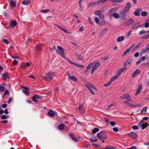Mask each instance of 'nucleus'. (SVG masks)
Here are the masks:
<instances>
[{
  "instance_id": "f257e3e1",
  "label": "nucleus",
  "mask_w": 149,
  "mask_h": 149,
  "mask_svg": "<svg viewBox=\"0 0 149 149\" xmlns=\"http://www.w3.org/2000/svg\"><path fill=\"white\" fill-rule=\"evenodd\" d=\"M97 137L98 138L102 143L104 142V140H105L107 138V136L104 132L101 131L100 132L97 134Z\"/></svg>"
},
{
  "instance_id": "f03ea898",
  "label": "nucleus",
  "mask_w": 149,
  "mask_h": 149,
  "mask_svg": "<svg viewBox=\"0 0 149 149\" xmlns=\"http://www.w3.org/2000/svg\"><path fill=\"white\" fill-rule=\"evenodd\" d=\"M54 74L52 72H49L46 74V76L42 77L46 81H50L54 78Z\"/></svg>"
},
{
  "instance_id": "7ed1b4c3",
  "label": "nucleus",
  "mask_w": 149,
  "mask_h": 149,
  "mask_svg": "<svg viewBox=\"0 0 149 149\" xmlns=\"http://www.w3.org/2000/svg\"><path fill=\"white\" fill-rule=\"evenodd\" d=\"M138 125L139 127H141L142 129H143L147 127L148 124L145 122L144 120H142L139 123Z\"/></svg>"
},
{
  "instance_id": "20e7f679",
  "label": "nucleus",
  "mask_w": 149,
  "mask_h": 149,
  "mask_svg": "<svg viewBox=\"0 0 149 149\" xmlns=\"http://www.w3.org/2000/svg\"><path fill=\"white\" fill-rule=\"evenodd\" d=\"M92 63H93V67L91 71V73L92 74L93 73L94 71L97 69L98 67L100 65L99 62L97 61H96Z\"/></svg>"
},
{
  "instance_id": "39448f33",
  "label": "nucleus",
  "mask_w": 149,
  "mask_h": 149,
  "mask_svg": "<svg viewBox=\"0 0 149 149\" xmlns=\"http://www.w3.org/2000/svg\"><path fill=\"white\" fill-rule=\"evenodd\" d=\"M57 47L58 48V49H56V51L57 52L62 56L64 58V56L63 55L64 51L63 50V47L58 46H57Z\"/></svg>"
},
{
  "instance_id": "423d86ee",
  "label": "nucleus",
  "mask_w": 149,
  "mask_h": 149,
  "mask_svg": "<svg viewBox=\"0 0 149 149\" xmlns=\"http://www.w3.org/2000/svg\"><path fill=\"white\" fill-rule=\"evenodd\" d=\"M120 98L123 99H126L129 102H132L130 99V95L128 94H124L120 96Z\"/></svg>"
},
{
  "instance_id": "0eeeda50",
  "label": "nucleus",
  "mask_w": 149,
  "mask_h": 149,
  "mask_svg": "<svg viewBox=\"0 0 149 149\" xmlns=\"http://www.w3.org/2000/svg\"><path fill=\"white\" fill-rule=\"evenodd\" d=\"M141 25V23L139 22H136L133 24L131 26L132 29H135L139 28Z\"/></svg>"
},
{
  "instance_id": "6e6552de",
  "label": "nucleus",
  "mask_w": 149,
  "mask_h": 149,
  "mask_svg": "<svg viewBox=\"0 0 149 149\" xmlns=\"http://www.w3.org/2000/svg\"><path fill=\"white\" fill-rule=\"evenodd\" d=\"M29 89L27 87L23 86L22 91L23 93L26 96H29L30 95L29 93Z\"/></svg>"
},
{
  "instance_id": "1a4fd4ad",
  "label": "nucleus",
  "mask_w": 149,
  "mask_h": 149,
  "mask_svg": "<svg viewBox=\"0 0 149 149\" xmlns=\"http://www.w3.org/2000/svg\"><path fill=\"white\" fill-rule=\"evenodd\" d=\"M141 71L138 69H136L132 75V76L133 78H134L138 74L139 75L141 73Z\"/></svg>"
},
{
  "instance_id": "9d476101",
  "label": "nucleus",
  "mask_w": 149,
  "mask_h": 149,
  "mask_svg": "<svg viewBox=\"0 0 149 149\" xmlns=\"http://www.w3.org/2000/svg\"><path fill=\"white\" fill-rule=\"evenodd\" d=\"M100 2H101L100 0H99L94 2L91 3L88 5V7H89L90 6H91L92 7H95L96 5H99L100 3Z\"/></svg>"
},
{
  "instance_id": "9b49d317",
  "label": "nucleus",
  "mask_w": 149,
  "mask_h": 149,
  "mask_svg": "<svg viewBox=\"0 0 149 149\" xmlns=\"http://www.w3.org/2000/svg\"><path fill=\"white\" fill-rule=\"evenodd\" d=\"M126 68L127 67H125L119 69L117 71V74L119 77L120 76L121 73L124 71Z\"/></svg>"
},
{
  "instance_id": "f8f14e48",
  "label": "nucleus",
  "mask_w": 149,
  "mask_h": 149,
  "mask_svg": "<svg viewBox=\"0 0 149 149\" xmlns=\"http://www.w3.org/2000/svg\"><path fill=\"white\" fill-rule=\"evenodd\" d=\"M131 5L130 2H127L125 5L124 10L127 11H128L131 8Z\"/></svg>"
},
{
  "instance_id": "ddd939ff",
  "label": "nucleus",
  "mask_w": 149,
  "mask_h": 149,
  "mask_svg": "<svg viewBox=\"0 0 149 149\" xmlns=\"http://www.w3.org/2000/svg\"><path fill=\"white\" fill-rule=\"evenodd\" d=\"M41 98V97L40 95L36 94L33 96L32 99L33 101L37 102H38V101L36 99H40Z\"/></svg>"
},
{
  "instance_id": "4468645a",
  "label": "nucleus",
  "mask_w": 149,
  "mask_h": 149,
  "mask_svg": "<svg viewBox=\"0 0 149 149\" xmlns=\"http://www.w3.org/2000/svg\"><path fill=\"white\" fill-rule=\"evenodd\" d=\"M84 85L87 87L89 90L92 89V88H94V87L93 86V84L89 82L84 84Z\"/></svg>"
},
{
  "instance_id": "2eb2a0df",
  "label": "nucleus",
  "mask_w": 149,
  "mask_h": 149,
  "mask_svg": "<svg viewBox=\"0 0 149 149\" xmlns=\"http://www.w3.org/2000/svg\"><path fill=\"white\" fill-rule=\"evenodd\" d=\"M142 88V85L141 84H139L137 91L136 92V95H138L141 91Z\"/></svg>"
},
{
  "instance_id": "dca6fc26",
  "label": "nucleus",
  "mask_w": 149,
  "mask_h": 149,
  "mask_svg": "<svg viewBox=\"0 0 149 149\" xmlns=\"http://www.w3.org/2000/svg\"><path fill=\"white\" fill-rule=\"evenodd\" d=\"M134 22V20L132 19H130L128 20L126 22V26H129L132 24Z\"/></svg>"
},
{
  "instance_id": "f3484780",
  "label": "nucleus",
  "mask_w": 149,
  "mask_h": 149,
  "mask_svg": "<svg viewBox=\"0 0 149 149\" xmlns=\"http://www.w3.org/2000/svg\"><path fill=\"white\" fill-rule=\"evenodd\" d=\"M142 10L140 8H139L137 9L135 12H134V15L135 16H139L140 15V12L142 11Z\"/></svg>"
},
{
  "instance_id": "a211bd4d",
  "label": "nucleus",
  "mask_w": 149,
  "mask_h": 149,
  "mask_svg": "<svg viewBox=\"0 0 149 149\" xmlns=\"http://www.w3.org/2000/svg\"><path fill=\"white\" fill-rule=\"evenodd\" d=\"M68 79L74 81H77V79L74 76H70V73H68Z\"/></svg>"
},
{
  "instance_id": "6ab92c4d",
  "label": "nucleus",
  "mask_w": 149,
  "mask_h": 149,
  "mask_svg": "<svg viewBox=\"0 0 149 149\" xmlns=\"http://www.w3.org/2000/svg\"><path fill=\"white\" fill-rule=\"evenodd\" d=\"M48 114L50 116L53 117L55 115V112L54 111L50 109L48 111Z\"/></svg>"
},
{
  "instance_id": "aec40b11",
  "label": "nucleus",
  "mask_w": 149,
  "mask_h": 149,
  "mask_svg": "<svg viewBox=\"0 0 149 149\" xmlns=\"http://www.w3.org/2000/svg\"><path fill=\"white\" fill-rule=\"evenodd\" d=\"M118 9V8L116 7L113 8L109 10V12L111 14L115 13L116 12L117 10Z\"/></svg>"
},
{
  "instance_id": "412c9836",
  "label": "nucleus",
  "mask_w": 149,
  "mask_h": 149,
  "mask_svg": "<svg viewBox=\"0 0 149 149\" xmlns=\"http://www.w3.org/2000/svg\"><path fill=\"white\" fill-rule=\"evenodd\" d=\"M126 12L124 10H121L120 13V14L121 17H125L126 14Z\"/></svg>"
},
{
  "instance_id": "4be33fe9",
  "label": "nucleus",
  "mask_w": 149,
  "mask_h": 149,
  "mask_svg": "<svg viewBox=\"0 0 149 149\" xmlns=\"http://www.w3.org/2000/svg\"><path fill=\"white\" fill-rule=\"evenodd\" d=\"M148 45L146 46V47L144 49H143L141 51V54H144L146 53L148 51V47H147Z\"/></svg>"
},
{
  "instance_id": "5701e85b",
  "label": "nucleus",
  "mask_w": 149,
  "mask_h": 149,
  "mask_svg": "<svg viewBox=\"0 0 149 149\" xmlns=\"http://www.w3.org/2000/svg\"><path fill=\"white\" fill-rule=\"evenodd\" d=\"M9 77L8 73H4L2 75V77L4 80H6Z\"/></svg>"
},
{
  "instance_id": "b1692460",
  "label": "nucleus",
  "mask_w": 149,
  "mask_h": 149,
  "mask_svg": "<svg viewBox=\"0 0 149 149\" xmlns=\"http://www.w3.org/2000/svg\"><path fill=\"white\" fill-rule=\"evenodd\" d=\"M10 5L13 7H15L16 6V3L13 1H11L10 2Z\"/></svg>"
},
{
  "instance_id": "393cba45",
  "label": "nucleus",
  "mask_w": 149,
  "mask_h": 149,
  "mask_svg": "<svg viewBox=\"0 0 149 149\" xmlns=\"http://www.w3.org/2000/svg\"><path fill=\"white\" fill-rule=\"evenodd\" d=\"M129 134L130 136L136 139L137 137V135L133 132H131Z\"/></svg>"
},
{
  "instance_id": "a878e982",
  "label": "nucleus",
  "mask_w": 149,
  "mask_h": 149,
  "mask_svg": "<svg viewBox=\"0 0 149 149\" xmlns=\"http://www.w3.org/2000/svg\"><path fill=\"white\" fill-rule=\"evenodd\" d=\"M141 42H139L138 44L133 49L132 51H134L137 49L141 45Z\"/></svg>"
},
{
  "instance_id": "bb28decb",
  "label": "nucleus",
  "mask_w": 149,
  "mask_h": 149,
  "mask_svg": "<svg viewBox=\"0 0 149 149\" xmlns=\"http://www.w3.org/2000/svg\"><path fill=\"white\" fill-rule=\"evenodd\" d=\"M17 25V23L15 21L13 20L10 23V26L11 27H14Z\"/></svg>"
},
{
  "instance_id": "cd10ccee",
  "label": "nucleus",
  "mask_w": 149,
  "mask_h": 149,
  "mask_svg": "<svg viewBox=\"0 0 149 149\" xmlns=\"http://www.w3.org/2000/svg\"><path fill=\"white\" fill-rule=\"evenodd\" d=\"M30 2L29 0H24L22 2V4L24 5H28Z\"/></svg>"
},
{
  "instance_id": "c85d7f7f",
  "label": "nucleus",
  "mask_w": 149,
  "mask_h": 149,
  "mask_svg": "<svg viewBox=\"0 0 149 149\" xmlns=\"http://www.w3.org/2000/svg\"><path fill=\"white\" fill-rule=\"evenodd\" d=\"M124 40V37L123 36H121L118 37L117 39V41L118 42H120L121 41H123Z\"/></svg>"
},
{
  "instance_id": "c756f323",
  "label": "nucleus",
  "mask_w": 149,
  "mask_h": 149,
  "mask_svg": "<svg viewBox=\"0 0 149 149\" xmlns=\"http://www.w3.org/2000/svg\"><path fill=\"white\" fill-rule=\"evenodd\" d=\"M93 65V63H91L89 64L86 67V69L88 70L91 69L92 66Z\"/></svg>"
},
{
  "instance_id": "7c9ffc66",
  "label": "nucleus",
  "mask_w": 149,
  "mask_h": 149,
  "mask_svg": "<svg viewBox=\"0 0 149 149\" xmlns=\"http://www.w3.org/2000/svg\"><path fill=\"white\" fill-rule=\"evenodd\" d=\"M147 107H146L143 108L141 110V113H145L147 111Z\"/></svg>"
},
{
  "instance_id": "2f4dec72",
  "label": "nucleus",
  "mask_w": 149,
  "mask_h": 149,
  "mask_svg": "<svg viewBox=\"0 0 149 149\" xmlns=\"http://www.w3.org/2000/svg\"><path fill=\"white\" fill-rule=\"evenodd\" d=\"M64 125L63 124H60L58 126V128L60 130H63L64 128Z\"/></svg>"
},
{
  "instance_id": "473e14b6",
  "label": "nucleus",
  "mask_w": 149,
  "mask_h": 149,
  "mask_svg": "<svg viewBox=\"0 0 149 149\" xmlns=\"http://www.w3.org/2000/svg\"><path fill=\"white\" fill-rule=\"evenodd\" d=\"M41 49V45L38 44L37 45L36 47V50L38 51H40Z\"/></svg>"
},
{
  "instance_id": "72a5a7b5",
  "label": "nucleus",
  "mask_w": 149,
  "mask_h": 149,
  "mask_svg": "<svg viewBox=\"0 0 149 149\" xmlns=\"http://www.w3.org/2000/svg\"><path fill=\"white\" fill-rule=\"evenodd\" d=\"M149 38V33L148 35H146L141 37L142 39H146Z\"/></svg>"
},
{
  "instance_id": "f704fd0d",
  "label": "nucleus",
  "mask_w": 149,
  "mask_h": 149,
  "mask_svg": "<svg viewBox=\"0 0 149 149\" xmlns=\"http://www.w3.org/2000/svg\"><path fill=\"white\" fill-rule=\"evenodd\" d=\"M115 148L109 145L107 146L104 149H114Z\"/></svg>"
},
{
  "instance_id": "c9c22d12",
  "label": "nucleus",
  "mask_w": 149,
  "mask_h": 149,
  "mask_svg": "<svg viewBox=\"0 0 149 149\" xmlns=\"http://www.w3.org/2000/svg\"><path fill=\"white\" fill-rule=\"evenodd\" d=\"M99 130L98 128H95L94 129L92 130V133L93 134H95V133L98 132Z\"/></svg>"
},
{
  "instance_id": "e433bc0d",
  "label": "nucleus",
  "mask_w": 149,
  "mask_h": 149,
  "mask_svg": "<svg viewBox=\"0 0 149 149\" xmlns=\"http://www.w3.org/2000/svg\"><path fill=\"white\" fill-rule=\"evenodd\" d=\"M113 16L116 19H118L119 17V15L118 14V13H114L113 14Z\"/></svg>"
},
{
  "instance_id": "4c0bfd02",
  "label": "nucleus",
  "mask_w": 149,
  "mask_h": 149,
  "mask_svg": "<svg viewBox=\"0 0 149 149\" xmlns=\"http://www.w3.org/2000/svg\"><path fill=\"white\" fill-rule=\"evenodd\" d=\"M130 51V50L128 48L126 49L124 52L123 55V56H125Z\"/></svg>"
},
{
  "instance_id": "58836bf2",
  "label": "nucleus",
  "mask_w": 149,
  "mask_h": 149,
  "mask_svg": "<svg viewBox=\"0 0 149 149\" xmlns=\"http://www.w3.org/2000/svg\"><path fill=\"white\" fill-rule=\"evenodd\" d=\"M119 76L117 74L116 76L113 77L111 79L110 81H114Z\"/></svg>"
},
{
  "instance_id": "ea45409f",
  "label": "nucleus",
  "mask_w": 149,
  "mask_h": 149,
  "mask_svg": "<svg viewBox=\"0 0 149 149\" xmlns=\"http://www.w3.org/2000/svg\"><path fill=\"white\" fill-rule=\"evenodd\" d=\"M101 10H97L95 11V13L97 15L99 16L101 14Z\"/></svg>"
},
{
  "instance_id": "a19ab883",
  "label": "nucleus",
  "mask_w": 149,
  "mask_h": 149,
  "mask_svg": "<svg viewBox=\"0 0 149 149\" xmlns=\"http://www.w3.org/2000/svg\"><path fill=\"white\" fill-rule=\"evenodd\" d=\"M147 13L145 11H143L141 13V15L143 17H145L147 16Z\"/></svg>"
},
{
  "instance_id": "79ce46f5",
  "label": "nucleus",
  "mask_w": 149,
  "mask_h": 149,
  "mask_svg": "<svg viewBox=\"0 0 149 149\" xmlns=\"http://www.w3.org/2000/svg\"><path fill=\"white\" fill-rule=\"evenodd\" d=\"M9 117L8 116L5 115H3L1 116V118L2 119H4L7 118Z\"/></svg>"
},
{
  "instance_id": "37998d69",
  "label": "nucleus",
  "mask_w": 149,
  "mask_h": 149,
  "mask_svg": "<svg viewBox=\"0 0 149 149\" xmlns=\"http://www.w3.org/2000/svg\"><path fill=\"white\" fill-rule=\"evenodd\" d=\"M66 60L70 63H72V64H73V65H74L76 66V65L77 63L70 61L67 58Z\"/></svg>"
},
{
  "instance_id": "c03bdc74",
  "label": "nucleus",
  "mask_w": 149,
  "mask_h": 149,
  "mask_svg": "<svg viewBox=\"0 0 149 149\" xmlns=\"http://www.w3.org/2000/svg\"><path fill=\"white\" fill-rule=\"evenodd\" d=\"M95 22L98 24L100 23V20L97 17H95Z\"/></svg>"
},
{
  "instance_id": "a18cd8bd",
  "label": "nucleus",
  "mask_w": 149,
  "mask_h": 149,
  "mask_svg": "<svg viewBox=\"0 0 149 149\" xmlns=\"http://www.w3.org/2000/svg\"><path fill=\"white\" fill-rule=\"evenodd\" d=\"M109 124L112 126H114L116 125V123L114 121H110V122Z\"/></svg>"
},
{
  "instance_id": "49530a36",
  "label": "nucleus",
  "mask_w": 149,
  "mask_h": 149,
  "mask_svg": "<svg viewBox=\"0 0 149 149\" xmlns=\"http://www.w3.org/2000/svg\"><path fill=\"white\" fill-rule=\"evenodd\" d=\"M147 31H146L144 30L141 31L139 32V34L140 35H142V34L145 33H147Z\"/></svg>"
},
{
  "instance_id": "de8ad7c7",
  "label": "nucleus",
  "mask_w": 149,
  "mask_h": 149,
  "mask_svg": "<svg viewBox=\"0 0 149 149\" xmlns=\"http://www.w3.org/2000/svg\"><path fill=\"white\" fill-rule=\"evenodd\" d=\"M49 10L48 9H45L41 10V12L44 13H46L49 12Z\"/></svg>"
},
{
  "instance_id": "09e8293b",
  "label": "nucleus",
  "mask_w": 149,
  "mask_h": 149,
  "mask_svg": "<svg viewBox=\"0 0 149 149\" xmlns=\"http://www.w3.org/2000/svg\"><path fill=\"white\" fill-rule=\"evenodd\" d=\"M111 81H110L108 82L105 84H104V85L105 87L108 86L111 84Z\"/></svg>"
},
{
  "instance_id": "8fccbe9b",
  "label": "nucleus",
  "mask_w": 149,
  "mask_h": 149,
  "mask_svg": "<svg viewBox=\"0 0 149 149\" xmlns=\"http://www.w3.org/2000/svg\"><path fill=\"white\" fill-rule=\"evenodd\" d=\"M99 18L101 19H104V15L103 14H101L98 16Z\"/></svg>"
},
{
  "instance_id": "3c124183",
  "label": "nucleus",
  "mask_w": 149,
  "mask_h": 149,
  "mask_svg": "<svg viewBox=\"0 0 149 149\" xmlns=\"http://www.w3.org/2000/svg\"><path fill=\"white\" fill-rule=\"evenodd\" d=\"M5 90V88L3 86H0V91L3 92Z\"/></svg>"
},
{
  "instance_id": "603ef678",
  "label": "nucleus",
  "mask_w": 149,
  "mask_h": 149,
  "mask_svg": "<svg viewBox=\"0 0 149 149\" xmlns=\"http://www.w3.org/2000/svg\"><path fill=\"white\" fill-rule=\"evenodd\" d=\"M76 66L77 67L82 68V67H83L84 66V65H80V64H79L77 63H76Z\"/></svg>"
},
{
  "instance_id": "864d4df0",
  "label": "nucleus",
  "mask_w": 149,
  "mask_h": 149,
  "mask_svg": "<svg viewBox=\"0 0 149 149\" xmlns=\"http://www.w3.org/2000/svg\"><path fill=\"white\" fill-rule=\"evenodd\" d=\"M132 128L133 130H137L138 129V126L136 125H134L132 126Z\"/></svg>"
},
{
  "instance_id": "5fc2aeb1",
  "label": "nucleus",
  "mask_w": 149,
  "mask_h": 149,
  "mask_svg": "<svg viewBox=\"0 0 149 149\" xmlns=\"http://www.w3.org/2000/svg\"><path fill=\"white\" fill-rule=\"evenodd\" d=\"M84 29V27L83 26H81L79 29V31L82 32Z\"/></svg>"
},
{
  "instance_id": "6e6d98bb",
  "label": "nucleus",
  "mask_w": 149,
  "mask_h": 149,
  "mask_svg": "<svg viewBox=\"0 0 149 149\" xmlns=\"http://www.w3.org/2000/svg\"><path fill=\"white\" fill-rule=\"evenodd\" d=\"M126 62L128 64H129L131 62V60L128 58L126 60Z\"/></svg>"
},
{
  "instance_id": "4d7b16f0",
  "label": "nucleus",
  "mask_w": 149,
  "mask_h": 149,
  "mask_svg": "<svg viewBox=\"0 0 149 149\" xmlns=\"http://www.w3.org/2000/svg\"><path fill=\"white\" fill-rule=\"evenodd\" d=\"M3 42L5 44H7V45L8 44L9 42L6 39H3Z\"/></svg>"
},
{
  "instance_id": "13d9d810",
  "label": "nucleus",
  "mask_w": 149,
  "mask_h": 149,
  "mask_svg": "<svg viewBox=\"0 0 149 149\" xmlns=\"http://www.w3.org/2000/svg\"><path fill=\"white\" fill-rule=\"evenodd\" d=\"M4 95H8V94H9V91H8L7 90H6L5 91V92L4 93Z\"/></svg>"
},
{
  "instance_id": "bf43d9fd",
  "label": "nucleus",
  "mask_w": 149,
  "mask_h": 149,
  "mask_svg": "<svg viewBox=\"0 0 149 149\" xmlns=\"http://www.w3.org/2000/svg\"><path fill=\"white\" fill-rule=\"evenodd\" d=\"M145 27L146 28H148L149 26V23L146 22L145 24Z\"/></svg>"
},
{
  "instance_id": "052dcab7",
  "label": "nucleus",
  "mask_w": 149,
  "mask_h": 149,
  "mask_svg": "<svg viewBox=\"0 0 149 149\" xmlns=\"http://www.w3.org/2000/svg\"><path fill=\"white\" fill-rule=\"evenodd\" d=\"M113 130L115 132H117L118 131V128L116 127H113Z\"/></svg>"
},
{
  "instance_id": "680f3d73",
  "label": "nucleus",
  "mask_w": 149,
  "mask_h": 149,
  "mask_svg": "<svg viewBox=\"0 0 149 149\" xmlns=\"http://www.w3.org/2000/svg\"><path fill=\"white\" fill-rule=\"evenodd\" d=\"M108 30V29L107 28H105L102 30V32L103 33H105L107 32Z\"/></svg>"
},
{
  "instance_id": "e2e57ef3",
  "label": "nucleus",
  "mask_w": 149,
  "mask_h": 149,
  "mask_svg": "<svg viewBox=\"0 0 149 149\" xmlns=\"http://www.w3.org/2000/svg\"><path fill=\"white\" fill-rule=\"evenodd\" d=\"M127 149H136V148L135 146H133L131 147L128 148Z\"/></svg>"
},
{
  "instance_id": "0e129e2a",
  "label": "nucleus",
  "mask_w": 149,
  "mask_h": 149,
  "mask_svg": "<svg viewBox=\"0 0 149 149\" xmlns=\"http://www.w3.org/2000/svg\"><path fill=\"white\" fill-rule=\"evenodd\" d=\"M13 99L12 97H10L8 100V103H10L12 101Z\"/></svg>"
},
{
  "instance_id": "69168bd1",
  "label": "nucleus",
  "mask_w": 149,
  "mask_h": 149,
  "mask_svg": "<svg viewBox=\"0 0 149 149\" xmlns=\"http://www.w3.org/2000/svg\"><path fill=\"white\" fill-rule=\"evenodd\" d=\"M104 119L105 122L108 123H109L110 121H109V120L108 119L106 118H104Z\"/></svg>"
},
{
  "instance_id": "338daca9",
  "label": "nucleus",
  "mask_w": 149,
  "mask_h": 149,
  "mask_svg": "<svg viewBox=\"0 0 149 149\" xmlns=\"http://www.w3.org/2000/svg\"><path fill=\"white\" fill-rule=\"evenodd\" d=\"M18 61H17L16 59H14L13 61V63L14 65H16L17 64Z\"/></svg>"
},
{
  "instance_id": "774afa93",
  "label": "nucleus",
  "mask_w": 149,
  "mask_h": 149,
  "mask_svg": "<svg viewBox=\"0 0 149 149\" xmlns=\"http://www.w3.org/2000/svg\"><path fill=\"white\" fill-rule=\"evenodd\" d=\"M69 136L71 139H72L74 137L73 136V134L71 133H70L69 134Z\"/></svg>"
}]
</instances>
